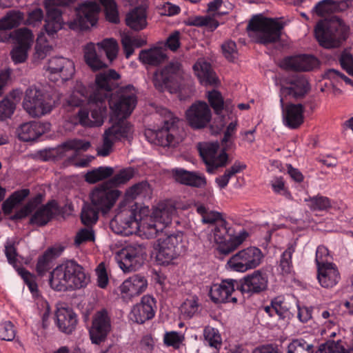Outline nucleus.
Wrapping results in <instances>:
<instances>
[{
	"label": "nucleus",
	"instance_id": "1",
	"mask_svg": "<svg viewBox=\"0 0 353 353\" xmlns=\"http://www.w3.org/2000/svg\"><path fill=\"white\" fill-rule=\"evenodd\" d=\"M120 75L114 70L97 74L94 85L87 88L81 81H76L72 90L66 97L70 106H80L88 101L87 108H81L77 117L83 126H101L107 113L105 99L116 86L114 81Z\"/></svg>",
	"mask_w": 353,
	"mask_h": 353
},
{
	"label": "nucleus",
	"instance_id": "2",
	"mask_svg": "<svg viewBox=\"0 0 353 353\" xmlns=\"http://www.w3.org/2000/svg\"><path fill=\"white\" fill-rule=\"evenodd\" d=\"M136 90L128 85L119 88L111 94L109 106L111 111L112 125L106 129L103 134V143L97 148V154L107 157L112 151L117 141L129 139L133 133L132 126L125 121L137 105Z\"/></svg>",
	"mask_w": 353,
	"mask_h": 353
},
{
	"label": "nucleus",
	"instance_id": "3",
	"mask_svg": "<svg viewBox=\"0 0 353 353\" xmlns=\"http://www.w3.org/2000/svg\"><path fill=\"white\" fill-rule=\"evenodd\" d=\"M176 213V208L172 202L163 201L157 205L151 215L139 221L130 218L123 223V214H118L110 221V226L118 234L129 236L134 233L142 238L150 239L163 232Z\"/></svg>",
	"mask_w": 353,
	"mask_h": 353
},
{
	"label": "nucleus",
	"instance_id": "4",
	"mask_svg": "<svg viewBox=\"0 0 353 353\" xmlns=\"http://www.w3.org/2000/svg\"><path fill=\"white\" fill-rule=\"evenodd\" d=\"M188 245L186 236L180 231L159 237L153 248L157 261L160 264H168L184 253Z\"/></svg>",
	"mask_w": 353,
	"mask_h": 353
},
{
	"label": "nucleus",
	"instance_id": "5",
	"mask_svg": "<svg viewBox=\"0 0 353 353\" xmlns=\"http://www.w3.org/2000/svg\"><path fill=\"white\" fill-rule=\"evenodd\" d=\"M54 105L50 94L40 87L31 85L25 91L22 106L31 117H41L49 114Z\"/></svg>",
	"mask_w": 353,
	"mask_h": 353
},
{
	"label": "nucleus",
	"instance_id": "6",
	"mask_svg": "<svg viewBox=\"0 0 353 353\" xmlns=\"http://www.w3.org/2000/svg\"><path fill=\"white\" fill-rule=\"evenodd\" d=\"M282 28L276 20L255 16L250 20L247 30L253 41L266 44L278 41Z\"/></svg>",
	"mask_w": 353,
	"mask_h": 353
},
{
	"label": "nucleus",
	"instance_id": "7",
	"mask_svg": "<svg viewBox=\"0 0 353 353\" xmlns=\"http://www.w3.org/2000/svg\"><path fill=\"white\" fill-rule=\"evenodd\" d=\"M263 258L264 255L259 248L250 246L233 254L228 259L226 265L232 271L244 273L259 267Z\"/></svg>",
	"mask_w": 353,
	"mask_h": 353
},
{
	"label": "nucleus",
	"instance_id": "8",
	"mask_svg": "<svg viewBox=\"0 0 353 353\" xmlns=\"http://www.w3.org/2000/svg\"><path fill=\"white\" fill-rule=\"evenodd\" d=\"M345 26L338 19L333 20L329 24L320 21L316 26L314 34L319 44L325 48L339 46L345 39Z\"/></svg>",
	"mask_w": 353,
	"mask_h": 353
},
{
	"label": "nucleus",
	"instance_id": "9",
	"mask_svg": "<svg viewBox=\"0 0 353 353\" xmlns=\"http://www.w3.org/2000/svg\"><path fill=\"white\" fill-rule=\"evenodd\" d=\"M121 194V192L112 188L104 182L95 187L90 193L92 205L105 214L110 212Z\"/></svg>",
	"mask_w": 353,
	"mask_h": 353
},
{
	"label": "nucleus",
	"instance_id": "10",
	"mask_svg": "<svg viewBox=\"0 0 353 353\" xmlns=\"http://www.w3.org/2000/svg\"><path fill=\"white\" fill-rule=\"evenodd\" d=\"M145 256V248L143 245L132 243L118 252L115 259L123 272H130L139 268Z\"/></svg>",
	"mask_w": 353,
	"mask_h": 353
},
{
	"label": "nucleus",
	"instance_id": "11",
	"mask_svg": "<svg viewBox=\"0 0 353 353\" xmlns=\"http://www.w3.org/2000/svg\"><path fill=\"white\" fill-rule=\"evenodd\" d=\"M76 18L68 23L72 30H84L95 26L99 19L101 7L99 3L87 0L77 8Z\"/></svg>",
	"mask_w": 353,
	"mask_h": 353
},
{
	"label": "nucleus",
	"instance_id": "12",
	"mask_svg": "<svg viewBox=\"0 0 353 353\" xmlns=\"http://www.w3.org/2000/svg\"><path fill=\"white\" fill-rule=\"evenodd\" d=\"M161 114H164L163 126L152 132L154 143L163 147H174L180 141L176 134L179 119L167 109H163Z\"/></svg>",
	"mask_w": 353,
	"mask_h": 353
},
{
	"label": "nucleus",
	"instance_id": "13",
	"mask_svg": "<svg viewBox=\"0 0 353 353\" xmlns=\"http://www.w3.org/2000/svg\"><path fill=\"white\" fill-rule=\"evenodd\" d=\"M198 149L205 165L206 170L209 173H214L219 168L224 167L228 161V154L225 150L219 149V143H200Z\"/></svg>",
	"mask_w": 353,
	"mask_h": 353
},
{
	"label": "nucleus",
	"instance_id": "14",
	"mask_svg": "<svg viewBox=\"0 0 353 353\" xmlns=\"http://www.w3.org/2000/svg\"><path fill=\"white\" fill-rule=\"evenodd\" d=\"M50 81L64 82L70 79L75 72L74 62L63 57H54L50 59L46 67Z\"/></svg>",
	"mask_w": 353,
	"mask_h": 353
},
{
	"label": "nucleus",
	"instance_id": "15",
	"mask_svg": "<svg viewBox=\"0 0 353 353\" xmlns=\"http://www.w3.org/2000/svg\"><path fill=\"white\" fill-rule=\"evenodd\" d=\"M77 0H46L45 8L47 11L45 30L48 35H53L60 30L63 26L61 11L59 6H70Z\"/></svg>",
	"mask_w": 353,
	"mask_h": 353
},
{
	"label": "nucleus",
	"instance_id": "16",
	"mask_svg": "<svg viewBox=\"0 0 353 353\" xmlns=\"http://www.w3.org/2000/svg\"><path fill=\"white\" fill-rule=\"evenodd\" d=\"M180 68L179 63L172 62L162 70H158L153 77L154 87L159 91L168 90L171 93L176 92L179 88L176 78Z\"/></svg>",
	"mask_w": 353,
	"mask_h": 353
},
{
	"label": "nucleus",
	"instance_id": "17",
	"mask_svg": "<svg viewBox=\"0 0 353 353\" xmlns=\"http://www.w3.org/2000/svg\"><path fill=\"white\" fill-rule=\"evenodd\" d=\"M185 119L192 129H203L210 123L212 119V112L205 102L198 101L187 109Z\"/></svg>",
	"mask_w": 353,
	"mask_h": 353
},
{
	"label": "nucleus",
	"instance_id": "18",
	"mask_svg": "<svg viewBox=\"0 0 353 353\" xmlns=\"http://www.w3.org/2000/svg\"><path fill=\"white\" fill-rule=\"evenodd\" d=\"M234 279H225L219 283L212 284L209 290V296L215 303H222L226 302L236 303L237 299L232 296L235 290Z\"/></svg>",
	"mask_w": 353,
	"mask_h": 353
},
{
	"label": "nucleus",
	"instance_id": "19",
	"mask_svg": "<svg viewBox=\"0 0 353 353\" xmlns=\"http://www.w3.org/2000/svg\"><path fill=\"white\" fill-rule=\"evenodd\" d=\"M155 301L153 297L145 295L141 303L133 306L129 314L130 321L137 323H143L154 316Z\"/></svg>",
	"mask_w": 353,
	"mask_h": 353
},
{
	"label": "nucleus",
	"instance_id": "20",
	"mask_svg": "<svg viewBox=\"0 0 353 353\" xmlns=\"http://www.w3.org/2000/svg\"><path fill=\"white\" fill-rule=\"evenodd\" d=\"M223 0H213L208 4V12H214L212 16H195L190 19V24L198 27H205L208 30L214 31L219 26L215 16H219L225 12L219 11L223 6Z\"/></svg>",
	"mask_w": 353,
	"mask_h": 353
},
{
	"label": "nucleus",
	"instance_id": "21",
	"mask_svg": "<svg viewBox=\"0 0 353 353\" xmlns=\"http://www.w3.org/2000/svg\"><path fill=\"white\" fill-rule=\"evenodd\" d=\"M268 274L261 270H255L243 277L241 281V290L243 292L259 293L268 288Z\"/></svg>",
	"mask_w": 353,
	"mask_h": 353
},
{
	"label": "nucleus",
	"instance_id": "22",
	"mask_svg": "<svg viewBox=\"0 0 353 353\" xmlns=\"http://www.w3.org/2000/svg\"><path fill=\"white\" fill-rule=\"evenodd\" d=\"M110 318L105 311L97 312L93 319L92 325L90 330V338L92 343L98 344L103 341L110 331Z\"/></svg>",
	"mask_w": 353,
	"mask_h": 353
},
{
	"label": "nucleus",
	"instance_id": "23",
	"mask_svg": "<svg viewBox=\"0 0 353 353\" xmlns=\"http://www.w3.org/2000/svg\"><path fill=\"white\" fill-rule=\"evenodd\" d=\"M147 285V280L143 276L134 275L125 280L121 285L119 289L121 298L128 302L145 291Z\"/></svg>",
	"mask_w": 353,
	"mask_h": 353
},
{
	"label": "nucleus",
	"instance_id": "24",
	"mask_svg": "<svg viewBox=\"0 0 353 353\" xmlns=\"http://www.w3.org/2000/svg\"><path fill=\"white\" fill-rule=\"evenodd\" d=\"M50 129L48 123L29 121L21 124L17 129V134L20 140L32 141L37 139Z\"/></svg>",
	"mask_w": 353,
	"mask_h": 353
},
{
	"label": "nucleus",
	"instance_id": "25",
	"mask_svg": "<svg viewBox=\"0 0 353 353\" xmlns=\"http://www.w3.org/2000/svg\"><path fill=\"white\" fill-rule=\"evenodd\" d=\"M284 125L290 129L299 128L304 121V107L301 104L290 103L281 105Z\"/></svg>",
	"mask_w": 353,
	"mask_h": 353
},
{
	"label": "nucleus",
	"instance_id": "26",
	"mask_svg": "<svg viewBox=\"0 0 353 353\" xmlns=\"http://www.w3.org/2000/svg\"><path fill=\"white\" fill-rule=\"evenodd\" d=\"M69 260L57 265L50 273V287L57 291L69 290Z\"/></svg>",
	"mask_w": 353,
	"mask_h": 353
},
{
	"label": "nucleus",
	"instance_id": "27",
	"mask_svg": "<svg viewBox=\"0 0 353 353\" xmlns=\"http://www.w3.org/2000/svg\"><path fill=\"white\" fill-rule=\"evenodd\" d=\"M319 61L314 56L301 54L287 57L283 59L282 65L286 69L297 71H308L317 67Z\"/></svg>",
	"mask_w": 353,
	"mask_h": 353
},
{
	"label": "nucleus",
	"instance_id": "28",
	"mask_svg": "<svg viewBox=\"0 0 353 353\" xmlns=\"http://www.w3.org/2000/svg\"><path fill=\"white\" fill-rule=\"evenodd\" d=\"M309 83L305 79L297 77L288 85H283L280 88V103L283 105L284 97L292 96L294 98L303 97L309 90Z\"/></svg>",
	"mask_w": 353,
	"mask_h": 353
},
{
	"label": "nucleus",
	"instance_id": "29",
	"mask_svg": "<svg viewBox=\"0 0 353 353\" xmlns=\"http://www.w3.org/2000/svg\"><path fill=\"white\" fill-rule=\"evenodd\" d=\"M69 290H79L87 286L90 276L84 268L73 260H69Z\"/></svg>",
	"mask_w": 353,
	"mask_h": 353
},
{
	"label": "nucleus",
	"instance_id": "30",
	"mask_svg": "<svg viewBox=\"0 0 353 353\" xmlns=\"http://www.w3.org/2000/svg\"><path fill=\"white\" fill-rule=\"evenodd\" d=\"M174 179L183 185L195 188H203L206 185L207 181L203 174L198 172H190L181 168L172 170Z\"/></svg>",
	"mask_w": 353,
	"mask_h": 353
},
{
	"label": "nucleus",
	"instance_id": "31",
	"mask_svg": "<svg viewBox=\"0 0 353 353\" xmlns=\"http://www.w3.org/2000/svg\"><path fill=\"white\" fill-rule=\"evenodd\" d=\"M56 320L59 330L66 334H70L74 330L77 318L72 308L59 307L56 312Z\"/></svg>",
	"mask_w": 353,
	"mask_h": 353
},
{
	"label": "nucleus",
	"instance_id": "32",
	"mask_svg": "<svg viewBox=\"0 0 353 353\" xmlns=\"http://www.w3.org/2000/svg\"><path fill=\"white\" fill-rule=\"evenodd\" d=\"M317 279L323 288H332L336 285L340 279V273L334 263L321 265L317 268Z\"/></svg>",
	"mask_w": 353,
	"mask_h": 353
},
{
	"label": "nucleus",
	"instance_id": "33",
	"mask_svg": "<svg viewBox=\"0 0 353 353\" xmlns=\"http://www.w3.org/2000/svg\"><path fill=\"white\" fill-rule=\"evenodd\" d=\"M58 212V205L54 201L38 208L32 214L30 222L39 226L46 225Z\"/></svg>",
	"mask_w": 353,
	"mask_h": 353
},
{
	"label": "nucleus",
	"instance_id": "34",
	"mask_svg": "<svg viewBox=\"0 0 353 353\" xmlns=\"http://www.w3.org/2000/svg\"><path fill=\"white\" fill-rule=\"evenodd\" d=\"M195 75L204 85H214L218 79L211 68V65L203 59H199L193 65Z\"/></svg>",
	"mask_w": 353,
	"mask_h": 353
},
{
	"label": "nucleus",
	"instance_id": "35",
	"mask_svg": "<svg viewBox=\"0 0 353 353\" xmlns=\"http://www.w3.org/2000/svg\"><path fill=\"white\" fill-rule=\"evenodd\" d=\"M128 26L135 30L143 29L147 26L146 9L139 6L132 10L126 15L125 19Z\"/></svg>",
	"mask_w": 353,
	"mask_h": 353
},
{
	"label": "nucleus",
	"instance_id": "36",
	"mask_svg": "<svg viewBox=\"0 0 353 353\" xmlns=\"http://www.w3.org/2000/svg\"><path fill=\"white\" fill-rule=\"evenodd\" d=\"M139 58L145 65H157L165 60L166 54L162 48L154 47L141 50Z\"/></svg>",
	"mask_w": 353,
	"mask_h": 353
},
{
	"label": "nucleus",
	"instance_id": "37",
	"mask_svg": "<svg viewBox=\"0 0 353 353\" xmlns=\"http://www.w3.org/2000/svg\"><path fill=\"white\" fill-rule=\"evenodd\" d=\"M264 310L270 316L276 314L280 319H289L291 316L288 305L284 301L283 296L274 298L271 305L265 307Z\"/></svg>",
	"mask_w": 353,
	"mask_h": 353
},
{
	"label": "nucleus",
	"instance_id": "38",
	"mask_svg": "<svg viewBox=\"0 0 353 353\" xmlns=\"http://www.w3.org/2000/svg\"><path fill=\"white\" fill-rule=\"evenodd\" d=\"M247 234L240 232L235 235H230L217 245V250L222 254H228L236 250L245 240Z\"/></svg>",
	"mask_w": 353,
	"mask_h": 353
},
{
	"label": "nucleus",
	"instance_id": "39",
	"mask_svg": "<svg viewBox=\"0 0 353 353\" xmlns=\"http://www.w3.org/2000/svg\"><path fill=\"white\" fill-rule=\"evenodd\" d=\"M84 59L92 70H98L106 67V65L97 56L95 44L93 43H90L85 46Z\"/></svg>",
	"mask_w": 353,
	"mask_h": 353
},
{
	"label": "nucleus",
	"instance_id": "40",
	"mask_svg": "<svg viewBox=\"0 0 353 353\" xmlns=\"http://www.w3.org/2000/svg\"><path fill=\"white\" fill-rule=\"evenodd\" d=\"M199 307V298L196 294H189L181 303L179 311L183 319H191Z\"/></svg>",
	"mask_w": 353,
	"mask_h": 353
},
{
	"label": "nucleus",
	"instance_id": "41",
	"mask_svg": "<svg viewBox=\"0 0 353 353\" xmlns=\"http://www.w3.org/2000/svg\"><path fill=\"white\" fill-rule=\"evenodd\" d=\"M114 174V169L110 166H100L88 171L85 175V180L89 183H95L111 176Z\"/></svg>",
	"mask_w": 353,
	"mask_h": 353
},
{
	"label": "nucleus",
	"instance_id": "42",
	"mask_svg": "<svg viewBox=\"0 0 353 353\" xmlns=\"http://www.w3.org/2000/svg\"><path fill=\"white\" fill-rule=\"evenodd\" d=\"M152 192L149 183L143 181L137 183L128 188L125 194L127 200H133L138 198H143L149 196Z\"/></svg>",
	"mask_w": 353,
	"mask_h": 353
},
{
	"label": "nucleus",
	"instance_id": "43",
	"mask_svg": "<svg viewBox=\"0 0 353 353\" xmlns=\"http://www.w3.org/2000/svg\"><path fill=\"white\" fill-rule=\"evenodd\" d=\"M28 194L29 190L27 189L14 192L3 203L2 209L4 213L6 214H10L12 210L21 203Z\"/></svg>",
	"mask_w": 353,
	"mask_h": 353
},
{
	"label": "nucleus",
	"instance_id": "44",
	"mask_svg": "<svg viewBox=\"0 0 353 353\" xmlns=\"http://www.w3.org/2000/svg\"><path fill=\"white\" fill-rule=\"evenodd\" d=\"M53 50V47L47 40L44 33L41 32L36 41L34 58L35 59H45Z\"/></svg>",
	"mask_w": 353,
	"mask_h": 353
},
{
	"label": "nucleus",
	"instance_id": "45",
	"mask_svg": "<svg viewBox=\"0 0 353 353\" xmlns=\"http://www.w3.org/2000/svg\"><path fill=\"white\" fill-rule=\"evenodd\" d=\"M13 39L15 40L17 46L30 49L34 37L32 30L27 28H21L13 32Z\"/></svg>",
	"mask_w": 353,
	"mask_h": 353
},
{
	"label": "nucleus",
	"instance_id": "46",
	"mask_svg": "<svg viewBox=\"0 0 353 353\" xmlns=\"http://www.w3.org/2000/svg\"><path fill=\"white\" fill-rule=\"evenodd\" d=\"M196 211L201 216L202 221L205 223L211 224L217 223L219 225L226 223V221L224 220L221 213L216 211L210 210L203 205H198Z\"/></svg>",
	"mask_w": 353,
	"mask_h": 353
},
{
	"label": "nucleus",
	"instance_id": "47",
	"mask_svg": "<svg viewBox=\"0 0 353 353\" xmlns=\"http://www.w3.org/2000/svg\"><path fill=\"white\" fill-rule=\"evenodd\" d=\"M24 20L23 14L20 11L12 10L0 19V27L6 30L19 26Z\"/></svg>",
	"mask_w": 353,
	"mask_h": 353
},
{
	"label": "nucleus",
	"instance_id": "48",
	"mask_svg": "<svg viewBox=\"0 0 353 353\" xmlns=\"http://www.w3.org/2000/svg\"><path fill=\"white\" fill-rule=\"evenodd\" d=\"M134 175V170L128 168L120 170L112 179L106 181L112 188L123 185L129 181Z\"/></svg>",
	"mask_w": 353,
	"mask_h": 353
},
{
	"label": "nucleus",
	"instance_id": "49",
	"mask_svg": "<svg viewBox=\"0 0 353 353\" xmlns=\"http://www.w3.org/2000/svg\"><path fill=\"white\" fill-rule=\"evenodd\" d=\"M296 243L295 241L290 243L287 249L281 255L280 260V267L283 273H289L292 268V256L295 252Z\"/></svg>",
	"mask_w": 353,
	"mask_h": 353
},
{
	"label": "nucleus",
	"instance_id": "50",
	"mask_svg": "<svg viewBox=\"0 0 353 353\" xmlns=\"http://www.w3.org/2000/svg\"><path fill=\"white\" fill-rule=\"evenodd\" d=\"M104 7L106 19L114 23L119 22L117 6L114 0H99Z\"/></svg>",
	"mask_w": 353,
	"mask_h": 353
},
{
	"label": "nucleus",
	"instance_id": "51",
	"mask_svg": "<svg viewBox=\"0 0 353 353\" xmlns=\"http://www.w3.org/2000/svg\"><path fill=\"white\" fill-rule=\"evenodd\" d=\"M91 144L90 141L83 139H70L60 145V149L64 151L74 150L75 152L86 151L88 150Z\"/></svg>",
	"mask_w": 353,
	"mask_h": 353
},
{
	"label": "nucleus",
	"instance_id": "52",
	"mask_svg": "<svg viewBox=\"0 0 353 353\" xmlns=\"http://www.w3.org/2000/svg\"><path fill=\"white\" fill-rule=\"evenodd\" d=\"M312 345L303 339L292 340L288 345L286 353H312Z\"/></svg>",
	"mask_w": 353,
	"mask_h": 353
},
{
	"label": "nucleus",
	"instance_id": "53",
	"mask_svg": "<svg viewBox=\"0 0 353 353\" xmlns=\"http://www.w3.org/2000/svg\"><path fill=\"white\" fill-rule=\"evenodd\" d=\"M97 46L105 51L107 58L110 61H112L117 57L119 46L114 39H104L101 42L97 43Z\"/></svg>",
	"mask_w": 353,
	"mask_h": 353
},
{
	"label": "nucleus",
	"instance_id": "54",
	"mask_svg": "<svg viewBox=\"0 0 353 353\" xmlns=\"http://www.w3.org/2000/svg\"><path fill=\"white\" fill-rule=\"evenodd\" d=\"M305 202L307 206L312 210H324L329 208L331 205L328 198L323 196H316L305 199Z\"/></svg>",
	"mask_w": 353,
	"mask_h": 353
},
{
	"label": "nucleus",
	"instance_id": "55",
	"mask_svg": "<svg viewBox=\"0 0 353 353\" xmlns=\"http://www.w3.org/2000/svg\"><path fill=\"white\" fill-rule=\"evenodd\" d=\"M203 335L208 344L215 349H219L221 345V337L217 330L212 327H206Z\"/></svg>",
	"mask_w": 353,
	"mask_h": 353
},
{
	"label": "nucleus",
	"instance_id": "56",
	"mask_svg": "<svg viewBox=\"0 0 353 353\" xmlns=\"http://www.w3.org/2000/svg\"><path fill=\"white\" fill-rule=\"evenodd\" d=\"M336 8L335 2L332 0H322L312 9V12L319 17H323L332 12Z\"/></svg>",
	"mask_w": 353,
	"mask_h": 353
},
{
	"label": "nucleus",
	"instance_id": "57",
	"mask_svg": "<svg viewBox=\"0 0 353 353\" xmlns=\"http://www.w3.org/2000/svg\"><path fill=\"white\" fill-rule=\"evenodd\" d=\"M98 212L95 208L88 204L84 205L81 211V221L84 225H90L95 223L98 219Z\"/></svg>",
	"mask_w": 353,
	"mask_h": 353
},
{
	"label": "nucleus",
	"instance_id": "58",
	"mask_svg": "<svg viewBox=\"0 0 353 353\" xmlns=\"http://www.w3.org/2000/svg\"><path fill=\"white\" fill-rule=\"evenodd\" d=\"M183 340V334L175 331L166 332L163 336V342L165 345L167 346H171L175 349L179 348Z\"/></svg>",
	"mask_w": 353,
	"mask_h": 353
},
{
	"label": "nucleus",
	"instance_id": "59",
	"mask_svg": "<svg viewBox=\"0 0 353 353\" xmlns=\"http://www.w3.org/2000/svg\"><path fill=\"white\" fill-rule=\"evenodd\" d=\"M332 256L330 255L328 249L324 245L318 246L316 251V259L315 261L317 268L321 265H325L327 264H332L331 262Z\"/></svg>",
	"mask_w": 353,
	"mask_h": 353
},
{
	"label": "nucleus",
	"instance_id": "60",
	"mask_svg": "<svg viewBox=\"0 0 353 353\" xmlns=\"http://www.w3.org/2000/svg\"><path fill=\"white\" fill-rule=\"evenodd\" d=\"M270 185L274 193L291 198V194L288 190L284 179L281 176L274 177L270 181Z\"/></svg>",
	"mask_w": 353,
	"mask_h": 353
},
{
	"label": "nucleus",
	"instance_id": "61",
	"mask_svg": "<svg viewBox=\"0 0 353 353\" xmlns=\"http://www.w3.org/2000/svg\"><path fill=\"white\" fill-rule=\"evenodd\" d=\"M208 99L215 112L219 114L223 107V99L221 93L215 90L208 92Z\"/></svg>",
	"mask_w": 353,
	"mask_h": 353
},
{
	"label": "nucleus",
	"instance_id": "62",
	"mask_svg": "<svg viewBox=\"0 0 353 353\" xmlns=\"http://www.w3.org/2000/svg\"><path fill=\"white\" fill-rule=\"evenodd\" d=\"M5 254L8 261L14 268H17L18 254L16 250L15 241L12 239H8L5 244Z\"/></svg>",
	"mask_w": 353,
	"mask_h": 353
},
{
	"label": "nucleus",
	"instance_id": "63",
	"mask_svg": "<svg viewBox=\"0 0 353 353\" xmlns=\"http://www.w3.org/2000/svg\"><path fill=\"white\" fill-rule=\"evenodd\" d=\"M30 50V49L29 48L17 45L14 46L10 52V56L12 61L15 64L24 63L28 58Z\"/></svg>",
	"mask_w": 353,
	"mask_h": 353
},
{
	"label": "nucleus",
	"instance_id": "64",
	"mask_svg": "<svg viewBox=\"0 0 353 353\" xmlns=\"http://www.w3.org/2000/svg\"><path fill=\"white\" fill-rule=\"evenodd\" d=\"M16 334L13 324L10 321H5L0 325V339L1 340L12 341Z\"/></svg>",
	"mask_w": 353,
	"mask_h": 353
}]
</instances>
